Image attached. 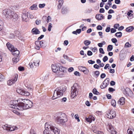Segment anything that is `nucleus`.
Instances as JSON below:
<instances>
[{"label":"nucleus","mask_w":134,"mask_h":134,"mask_svg":"<svg viewBox=\"0 0 134 134\" xmlns=\"http://www.w3.org/2000/svg\"><path fill=\"white\" fill-rule=\"evenodd\" d=\"M45 130L43 131V134H50V131L54 133V134H59L60 130L56 127L52 125L49 124L47 123L45 124Z\"/></svg>","instance_id":"obj_1"},{"label":"nucleus","mask_w":134,"mask_h":134,"mask_svg":"<svg viewBox=\"0 0 134 134\" xmlns=\"http://www.w3.org/2000/svg\"><path fill=\"white\" fill-rule=\"evenodd\" d=\"M54 118L58 124H62L67 121L66 116L63 113H58L55 114Z\"/></svg>","instance_id":"obj_2"},{"label":"nucleus","mask_w":134,"mask_h":134,"mask_svg":"<svg viewBox=\"0 0 134 134\" xmlns=\"http://www.w3.org/2000/svg\"><path fill=\"white\" fill-rule=\"evenodd\" d=\"M66 90V88L65 87L61 86L57 88L54 91L52 99H55L63 96Z\"/></svg>","instance_id":"obj_3"},{"label":"nucleus","mask_w":134,"mask_h":134,"mask_svg":"<svg viewBox=\"0 0 134 134\" xmlns=\"http://www.w3.org/2000/svg\"><path fill=\"white\" fill-rule=\"evenodd\" d=\"M24 102V104H23V105L19 107V110H23L27 109L31 107L32 106L33 103L30 100H25Z\"/></svg>","instance_id":"obj_4"},{"label":"nucleus","mask_w":134,"mask_h":134,"mask_svg":"<svg viewBox=\"0 0 134 134\" xmlns=\"http://www.w3.org/2000/svg\"><path fill=\"white\" fill-rule=\"evenodd\" d=\"M6 46L9 50L12 52L13 55L17 56L19 54L20 52L16 48H14L13 46L10 44L9 42H8L6 44Z\"/></svg>","instance_id":"obj_5"},{"label":"nucleus","mask_w":134,"mask_h":134,"mask_svg":"<svg viewBox=\"0 0 134 134\" xmlns=\"http://www.w3.org/2000/svg\"><path fill=\"white\" fill-rule=\"evenodd\" d=\"M76 85H77V84L75 83L71 87V96L72 98L77 96L78 94V91L77 88L76 87Z\"/></svg>","instance_id":"obj_6"},{"label":"nucleus","mask_w":134,"mask_h":134,"mask_svg":"<svg viewBox=\"0 0 134 134\" xmlns=\"http://www.w3.org/2000/svg\"><path fill=\"white\" fill-rule=\"evenodd\" d=\"M29 14H30L28 12H25V10H24L22 16L23 21L26 22H27L29 20L28 15Z\"/></svg>","instance_id":"obj_7"},{"label":"nucleus","mask_w":134,"mask_h":134,"mask_svg":"<svg viewBox=\"0 0 134 134\" xmlns=\"http://www.w3.org/2000/svg\"><path fill=\"white\" fill-rule=\"evenodd\" d=\"M123 93L126 96L132 97L133 96V93L129 88H126Z\"/></svg>","instance_id":"obj_8"},{"label":"nucleus","mask_w":134,"mask_h":134,"mask_svg":"<svg viewBox=\"0 0 134 134\" xmlns=\"http://www.w3.org/2000/svg\"><path fill=\"white\" fill-rule=\"evenodd\" d=\"M16 91L18 93L22 95L26 96H29L30 94V93L28 92L19 88L17 89Z\"/></svg>","instance_id":"obj_9"},{"label":"nucleus","mask_w":134,"mask_h":134,"mask_svg":"<svg viewBox=\"0 0 134 134\" xmlns=\"http://www.w3.org/2000/svg\"><path fill=\"white\" fill-rule=\"evenodd\" d=\"M107 128L108 131L110 132L112 134L116 133V132L114 131V128L111 124L109 123H108L106 124Z\"/></svg>","instance_id":"obj_10"},{"label":"nucleus","mask_w":134,"mask_h":134,"mask_svg":"<svg viewBox=\"0 0 134 134\" xmlns=\"http://www.w3.org/2000/svg\"><path fill=\"white\" fill-rule=\"evenodd\" d=\"M9 106L10 108H13L14 109H18V107L17 105L16 100H12L10 102Z\"/></svg>","instance_id":"obj_11"},{"label":"nucleus","mask_w":134,"mask_h":134,"mask_svg":"<svg viewBox=\"0 0 134 134\" xmlns=\"http://www.w3.org/2000/svg\"><path fill=\"white\" fill-rule=\"evenodd\" d=\"M18 77V75H15L14 77L7 81V84L9 85L10 86L14 83L17 80Z\"/></svg>","instance_id":"obj_12"},{"label":"nucleus","mask_w":134,"mask_h":134,"mask_svg":"<svg viewBox=\"0 0 134 134\" xmlns=\"http://www.w3.org/2000/svg\"><path fill=\"white\" fill-rule=\"evenodd\" d=\"M116 116V113L115 111L111 110L109 113L107 114L106 116L110 119H113Z\"/></svg>","instance_id":"obj_13"},{"label":"nucleus","mask_w":134,"mask_h":134,"mask_svg":"<svg viewBox=\"0 0 134 134\" xmlns=\"http://www.w3.org/2000/svg\"><path fill=\"white\" fill-rule=\"evenodd\" d=\"M2 127L3 129L9 131H13L15 130V127L14 126L13 127L9 126L7 124L3 125Z\"/></svg>","instance_id":"obj_14"},{"label":"nucleus","mask_w":134,"mask_h":134,"mask_svg":"<svg viewBox=\"0 0 134 134\" xmlns=\"http://www.w3.org/2000/svg\"><path fill=\"white\" fill-rule=\"evenodd\" d=\"M109 82L108 80L107 79L103 82L102 84L100 86V87L101 89L105 88L109 84Z\"/></svg>","instance_id":"obj_15"},{"label":"nucleus","mask_w":134,"mask_h":134,"mask_svg":"<svg viewBox=\"0 0 134 134\" xmlns=\"http://www.w3.org/2000/svg\"><path fill=\"white\" fill-rule=\"evenodd\" d=\"M79 70L81 71H82L84 74H87L89 71L85 67L83 66H79L78 67Z\"/></svg>","instance_id":"obj_16"},{"label":"nucleus","mask_w":134,"mask_h":134,"mask_svg":"<svg viewBox=\"0 0 134 134\" xmlns=\"http://www.w3.org/2000/svg\"><path fill=\"white\" fill-rule=\"evenodd\" d=\"M42 19L43 20V23H44V19L46 20L47 23H48L51 20V17L49 16H48L47 17L46 16H44L43 17Z\"/></svg>","instance_id":"obj_17"},{"label":"nucleus","mask_w":134,"mask_h":134,"mask_svg":"<svg viewBox=\"0 0 134 134\" xmlns=\"http://www.w3.org/2000/svg\"><path fill=\"white\" fill-rule=\"evenodd\" d=\"M53 72L57 73L58 71L59 68H58L57 66L54 65H52L51 66Z\"/></svg>","instance_id":"obj_18"},{"label":"nucleus","mask_w":134,"mask_h":134,"mask_svg":"<svg viewBox=\"0 0 134 134\" xmlns=\"http://www.w3.org/2000/svg\"><path fill=\"white\" fill-rule=\"evenodd\" d=\"M31 32L33 34L37 35L39 34L40 32L38 29L36 28H34L32 29Z\"/></svg>","instance_id":"obj_19"},{"label":"nucleus","mask_w":134,"mask_h":134,"mask_svg":"<svg viewBox=\"0 0 134 134\" xmlns=\"http://www.w3.org/2000/svg\"><path fill=\"white\" fill-rule=\"evenodd\" d=\"M22 99L21 98H18L17 100V102L18 103V104L17 105V107H18V110H19V107H20V106H21L22 105H23V103H21V101Z\"/></svg>","instance_id":"obj_20"},{"label":"nucleus","mask_w":134,"mask_h":134,"mask_svg":"<svg viewBox=\"0 0 134 134\" xmlns=\"http://www.w3.org/2000/svg\"><path fill=\"white\" fill-rule=\"evenodd\" d=\"M86 120L87 121L91 123L92 120H94V119L93 117L90 116L88 118H86Z\"/></svg>","instance_id":"obj_21"},{"label":"nucleus","mask_w":134,"mask_h":134,"mask_svg":"<svg viewBox=\"0 0 134 134\" xmlns=\"http://www.w3.org/2000/svg\"><path fill=\"white\" fill-rule=\"evenodd\" d=\"M10 10L8 9H5L2 12L3 14L6 18L7 16L8 15V12H10Z\"/></svg>","instance_id":"obj_22"},{"label":"nucleus","mask_w":134,"mask_h":134,"mask_svg":"<svg viewBox=\"0 0 134 134\" xmlns=\"http://www.w3.org/2000/svg\"><path fill=\"white\" fill-rule=\"evenodd\" d=\"M125 102V99L124 97H122L119 100L118 103L121 105H122L124 104Z\"/></svg>","instance_id":"obj_23"},{"label":"nucleus","mask_w":134,"mask_h":134,"mask_svg":"<svg viewBox=\"0 0 134 134\" xmlns=\"http://www.w3.org/2000/svg\"><path fill=\"white\" fill-rule=\"evenodd\" d=\"M96 19L98 20H100L104 18V17L101 14H97L96 16Z\"/></svg>","instance_id":"obj_24"},{"label":"nucleus","mask_w":134,"mask_h":134,"mask_svg":"<svg viewBox=\"0 0 134 134\" xmlns=\"http://www.w3.org/2000/svg\"><path fill=\"white\" fill-rule=\"evenodd\" d=\"M58 71L63 72V73H66V69L63 66H60L59 68Z\"/></svg>","instance_id":"obj_25"},{"label":"nucleus","mask_w":134,"mask_h":134,"mask_svg":"<svg viewBox=\"0 0 134 134\" xmlns=\"http://www.w3.org/2000/svg\"><path fill=\"white\" fill-rule=\"evenodd\" d=\"M65 73H63V72H60V71H58L57 74V75L58 77H62L64 76Z\"/></svg>","instance_id":"obj_26"},{"label":"nucleus","mask_w":134,"mask_h":134,"mask_svg":"<svg viewBox=\"0 0 134 134\" xmlns=\"http://www.w3.org/2000/svg\"><path fill=\"white\" fill-rule=\"evenodd\" d=\"M63 3V0H59L58 1V9H60Z\"/></svg>","instance_id":"obj_27"},{"label":"nucleus","mask_w":134,"mask_h":134,"mask_svg":"<svg viewBox=\"0 0 134 134\" xmlns=\"http://www.w3.org/2000/svg\"><path fill=\"white\" fill-rule=\"evenodd\" d=\"M11 17V19H15V20H16L18 18V15L15 13H14V12L12 14V15Z\"/></svg>","instance_id":"obj_28"},{"label":"nucleus","mask_w":134,"mask_h":134,"mask_svg":"<svg viewBox=\"0 0 134 134\" xmlns=\"http://www.w3.org/2000/svg\"><path fill=\"white\" fill-rule=\"evenodd\" d=\"M19 55V54L17 56L14 55V56H15V57L13 58L12 60L13 62L15 63H16L19 60V58L18 57V56Z\"/></svg>","instance_id":"obj_29"},{"label":"nucleus","mask_w":134,"mask_h":134,"mask_svg":"<svg viewBox=\"0 0 134 134\" xmlns=\"http://www.w3.org/2000/svg\"><path fill=\"white\" fill-rule=\"evenodd\" d=\"M35 44L36 45V48L38 50L40 48V41H37L35 42Z\"/></svg>","instance_id":"obj_30"},{"label":"nucleus","mask_w":134,"mask_h":134,"mask_svg":"<svg viewBox=\"0 0 134 134\" xmlns=\"http://www.w3.org/2000/svg\"><path fill=\"white\" fill-rule=\"evenodd\" d=\"M134 29V27L133 26H130L127 28L126 29V30L127 32H130L132 31Z\"/></svg>","instance_id":"obj_31"},{"label":"nucleus","mask_w":134,"mask_h":134,"mask_svg":"<svg viewBox=\"0 0 134 134\" xmlns=\"http://www.w3.org/2000/svg\"><path fill=\"white\" fill-rule=\"evenodd\" d=\"M8 13H9L7 16L6 18L8 19H11L12 14L13 13V12L11 10L10 12H8Z\"/></svg>","instance_id":"obj_32"},{"label":"nucleus","mask_w":134,"mask_h":134,"mask_svg":"<svg viewBox=\"0 0 134 134\" xmlns=\"http://www.w3.org/2000/svg\"><path fill=\"white\" fill-rule=\"evenodd\" d=\"M30 8L32 10H36L37 9V5L36 4H33L30 7Z\"/></svg>","instance_id":"obj_33"},{"label":"nucleus","mask_w":134,"mask_h":134,"mask_svg":"<svg viewBox=\"0 0 134 134\" xmlns=\"http://www.w3.org/2000/svg\"><path fill=\"white\" fill-rule=\"evenodd\" d=\"M40 61L39 60H35L34 62V65L36 66H39Z\"/></svg>","instance_id":"obj_34"},{"label":"nucleus","mask_w":134,"mask_h":134,"mask_svg":"<svg viewBox=\"0 0 134 134\" xmlns=\"http://www.w3.org/2000/svg\"><path fill=\"white\" fill-rule=\"evenodd\" d=\"M4 25L3 21L0 19V31L3 28Z\"/></svg>","instance_id":"obj_35"},{"label":"nucleus","mask_w":134,"mask_h":134,"mask_svg":"<svg viewBox=\"0 0 134 134\" xmlns=\"http://www.w3.org/2000/svg\"><path fill=\"white\" fill-rule=\"evenodd\" d=\"M93 132L94 133L98 134H104L103 132L100 131H99L97 130H95L93 131Z\"/></svg>","instance_id":"obj_36"},{"label":"nucleus","mask_w":134,"mask_h":134,"mask_svg":"<svg viewBox=\"0 0 134 134\" xmlns=\"http://www.w3.org/2000/svg\"><path fill=\"white\" fill-rule=\"evenodd\" d=\"M113 48V46L111 45H109L108 46L107 48V50L109 52V51H111Z\"/></svg>","instance_id":"obj_37"},{"label":"nucleus","mask_w":134,"mask_h":134,"mask_svg":"<svg viewBox=\"0 0 134 134\" xmlns=\"http://www.w3.org/2000/svg\"><path fill=\"white\" fill-rule=\"evenodd\" d=\"M129 129L127 130V132L129 134H134V129Z\"/></svg>","instance_id":"obj_38"},{"label":"nucleus","mask_w":134,"mask_h":134,"mask_svg":"<svg viewBox=\"0 0 134 134\" xmlns=\"http://www.w3.org/2000/svg\"><path fill=\"white\" fill-rule=\"evenodd\" d=\"M122 35V33L121 32H119L116 33L115 36L117 37H120Z\"/></svg>","instance_id":"obj_39"},{"label":"nucleus","mask_w":134,"mask_h":134,"mask_svg":"<svg viewBox=\"0 0 134 134\" xmlns=\"http://www.w3.org/2000/svg\"><path fill=\"white\" fill-rule=\"evenodd\" d=\"M91 43V42L90 41L87 40H85L84 42V44L86 46L89 45Z\"/></svg>","instance_id":"obj_40"},{"label":"nucleus","mask_w":134,"mask_h":134,"mask_svg":"<svg viewBox=\"0 0 134 134\" xmlns=\"http://www.w3.org/2000/svg\"><path fill=\"white\" fill-rule=\"evenodd\" d=\"M100 72L99 71H96L94 72V74L95 77H98L99 75Z\"/></svg>","instance_id":"obj_41"},{"label":"nucleus","mask_w":134,"mask_h":134,"mask_svg":"<svg viewBox=\"0 0 134 134\" xmlns=\"http://www.w3.org/2000/svg\"><path fill=\"white\" fill-rule=\"evenodd\" d=\"M68 11V10L66 8H63L62 10V12L63 14L66 13Z\"/></svg>","instance_id":"obj_42"},{"label":"nucleus","mask_w":134,"mask_h":134,"mask_svg":"<svg viewBox=\"0 0 134 134\" xmlns=\"http://www.w3.org/2000/svg\"><path fill=\"white\" fill-rule=\"evenodd\" d=\"M5 79V77L3 75L0 73V81H3Z\"/></svg>","instance_id":"obj_43"},{"label":"nucleus","mask_w":134,"mask_h":134,"mask_svg":"<svg viewBox=\"0 0 134 134\" xmlns=\"http://www.w3.org/2000/svg\"><path fill=\"white\" fill-rule=\"evenodd\" d=\"M111 104L112 106L115 107L116 106V101L114 100H112L111 102Z\"/></svg>","instance_id":"obj_44"},{"label":"nucleus","mask_w":134,"mask_h":134,"mask_svg":"<svg viewBox=\"0 0 134 134\" xmlns=\"http://www.w3.org/2000/svg\"><path fill=\"white\" fill-rule=\"evenodd\" d=\"M131 44H130L129 42H127L125 44V47L129 48L131 47Z\"/></svg>","instance_id":"obj_45"},{"label":"nucleus","mask_w":134,"mask_h":134,"mask_svg":"<svg viewBox=\"0 0 134 134\" xmlns=\"http://www.w3.org/2000/svg\"><path fill=\"white\" fill-rule=\"evenodd\" d=\"M93 92L94 94L98 95L99 92L97 91V90L95 88H94L93 90Z\"/></svg>","instance_id":"obj_46"},{"label":"nucleus","mask_w":134,"mask_h":134,"mask_svg":"<svg viewBox=\"0 0 134 134\" xmlns=\"http://www.w3.org/2000/svg\"><path fill=\"white\" fill-rule=\"evenodd\" d=\"M40 47H45L43 41H40Z\"/></svg>","instance_id":"obj_47"},{"label":"nucleus","mask_w":134,"mask_h":134,"mask_svg":"<svg viewBox=\"0 0 134 134\" xmlns=\"http://www.w3.org/2000/svg\"><path fill=\"white\" fill-rule=\"evenodd\" d=\"M52 27V24L51 23H49L48 26V30L49 31H51V29Z\"/></svg>","instance_id":"obj_48"},{"label":"nucleus","mask_w":134,"mask_h":134,"mask_svg":"<svg viewBox=\"0 0 134 134\" xmlns=\"http://www.w3.org/2000/svg\"><path fill=\"white\" fill-rule=\"evenodd\" d=\"M75 118L77 120L78 122H79L80 121V120L79 119V117L78 116V115L77 114H75Z\"/></svg>","instance_id":"obj_49"},{"label":"nucleus","mask_w":134,"mask_h":134,"mask_svg":"<svg viewBox=\"0 0 134 134\" xmlns=\"http://www.w3.org/2000/svg\"><path fill=\"white\" fill-rule=\"evenodd\" d=\"M108 58L106 56H104L103 58V60L104 62H105L108 60Z\"/></svg>","instance_id":"obj_50"},{"label":"nucleus","mask_w":134,"mask_h":134,"mask_svg":"<svg viewBox=\"0 0 134 134\" xmlns=\"http://www.w3.org/2000/svg\"><path fill=\"white\" fill-rule=\"evenodd\" d=\"M97 29L98 30H101L102 29L103 27L101 25H98L97 26Z\"/></svg>","instance_id":"obj_51"},{"label":"nucleus","mask_w":134,"mask_h":134,"mask_svg":"<svg viewBox=\"0 0 134 134\" xmlns=\"http://www.w3.org/2000/svg\"><path fill=\"white\" fill-rule=\"evenodd\" d=\"M99 51L100 53L102 54H104V52L103 48H100L99 49Z\"/></svg>","instance_id":"obj_52"},{"label":"nucleus","mask_w":134,"mask_h":134,"mask_svg":"<svg viewBox=\"0 0 134 134\" xmlns=\"http://www.w3.org/2000/svg\"><path fill=\"white\" fill-rule=\"evenodd\" d=\"M45 5V4L43 3L42 4H40L39 5V7L40 8H42L44 7Z\"/></svg>","instance_id":"obj_53"},{"label":"nucleus","mask_w":134,"mask_h":134,"mask_svg":"<svg viewBox=\"0 0 134 134\" xmlns=\"http://www.w3.org/2000/svg\"><path fill=\"white\" fill-rule=\"evenodd\" d=\"M111 41L113 43H115L117 41V39L115 38H112L111 40Z\"/></svg>","instance_id":"obj_54"},{"label":"nucleus","mask_w":134,"mask_h":134,"mask_svg":"<svg viewBox=\"0 0 134 134\" xmlns=\"http://www.w3.org/2000/svg\"><path fill=\"white\" fill-rule=\"evenodd\" d=\"M35 23L36 25H38L41 23V21L40 20H38L37 19L36 20Z\"/></svg>","instance_id":"obj_55"},{"label":"nucleus","mask_w":134,"mask_h":134,"mask_svg":"<svg viewBox=\"0 0 134 134\" xmlns=\"http://www.w3.org/2000/svg\"><path fill=\"white\" fill-rule=\"evenodd\" d=\"M119 27V25L118 24H116L114 25V27L116 29H117Z\"/></svg>","instance_id":"obj_56"},{"label":"nucleus","mask_w":134,"mask_h":134,"mask_svg":"<svg viewBox=\"0 0 134 134\" xmlns=\"http://www.w3.org/2000/svg\"><path fill=\"white\" fill-rule=\"evenodd\" d=\"M86 105L87 106H90L91 105V104L88 101H86L85 103Z\"/></svg>","instance_id":"obj_57"},{"label":"nucleus","mask_w":134,"mask_h":134,"mask_svg":"<svg viewBox=\"0 0 134 134\" xmlns=\"http://www.w3.org/2000/svg\"><path fill=\"white\" fill-rule=\"evenodd\" d=\"M108 90L109 91V92H111L115 91V90L113 88H112L110 87L108 89Z\"/></svg>","instance_id":"obj_58"},{"label":"nucleus","mask_w":134,"mask_h":134,"mask_svg":"<svg viewBox=\"0 0 134 134\" xmlns=\"http://www.w3.org/2000/svg\"><path fill=\"white\" fill-rule=\"evenodd\" d=\"M88 62L90 64H94L95 63V62L94 61H93L91 60H89L88 61Z\"/></svg>","instance_id":"obj_59"},{"label":"nucleus","mask_w":134,"mask_h":134,"mask_svg":"<svg viewBox=\"0 0 134 134\" xmlns=\"http://www.w3.org/2000/svg\"><path fill=\"white\" fill-rule=\"evenodd\" d=\"M87 54L88 56H91L92 55V53L90 51H87Z\"/></svg>","instance_id":"obj_60"},{"label":"nucleus","mask_w":134,"mask_h":134,"mask_svg":"<svg viewBox=\"0 0 134 134\" xmlns=\"http://www.w3.org/2000/svg\"><path fill=\"white\" fill-rule=\"evenodd\" d=\"M92 51L94 52H97V49L96 47H95L92 49Z\"/></svg>","instance_id":"obj_61"},{"label":"nucleus","mask_w":134,"mask_h":134,"mask_svg":"<svg viewBox=\"0 0 134 134\" xmlns=\"http://www.w3.org/2000/svg\"><path fill=\"white\" fill-rule=\"evenodd\" d=\"M30 132V134H36L35 131L34 130H31Z\"/></svg>","instance_id":"obj_62"},{"label":"nucleus","mask_w":134,"mask_h":134,"mask_svg":"<svg viewBox=\"0 0 134 134\" xmlns=\"http://www.w3.org/2000/svg\"><path fill=\"white\" fill-rule=\"evenodd\" d=\"M116 31V30L114 28H112L111 29V33H113Z\"/></svg>","instance_id":"obj_63"},{"label":"nucleus","mask_w":134,"mask_h":134,"mask_svg":"<svg viewBox=\"0 0 134 134\" xmlns=\"http://www.w3.org/2000/svg\"><path fill=\"white\" fill-rule=\"evenodd\" d=\"M93 67L95 69H98L99 68V66L97 65V64H95L94 65Z\"/></svg>","instance_id":"obj_64"}]
</instances>
